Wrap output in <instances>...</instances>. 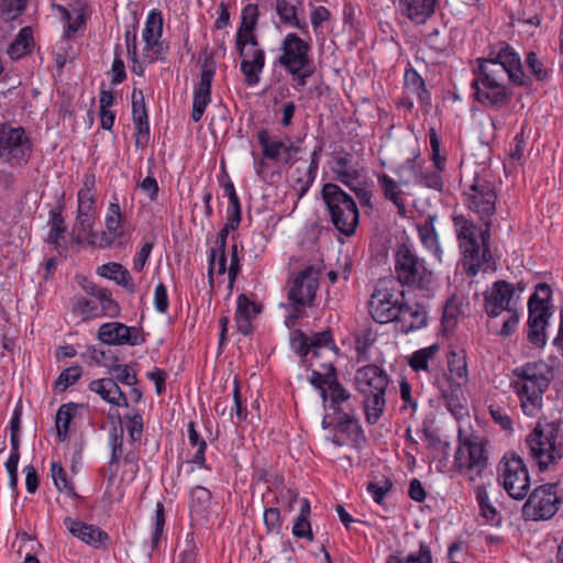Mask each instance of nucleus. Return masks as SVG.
Listing matches in <instances>:
<instances>
[{
	"mask_svg": "<svg viewBox=\"0 0 563 563\" xmlns=\"http://www.w3.org/2000/svg\"><path fill=\"white\" fill-rule=\"evenodd\" d=\"M311 46L296 33H288L280 42V55L276 59V64L285 70L305 66L309 58Z\"/></svg>",
	"mask_w": 563,
	"mask_h": 563,
	"instance_id": "obj_15",
	"label": "nucleus"
},
{
	"mask_svg": "<svg viewBox=\"0 0 563 563\" xmlns=\"http://www.w3.org/2000/svg\"><path fill=\"white\" fill-rule=\"evenodd\" d=\"M461 314V305L457 302L456 298H450L443 309L442 321L448 327H452L455 324L457 317Z\"/></svg>",
	"mask_w": 563,
	"mask_h": 563,
	"instance_id": "obj_63",
	"label": "nucleus"
},
{
	"mask_svg": "<svg viewBox=\"0 0 563 563\" xmlns=\"http://www.w3.org/2000/svg\"><path fill=\"white\" fill-rule=\"evenodd\" d=\"M256 136L262 147L263 156L271 161H278L282 153H284L285 143L279 140L272 139L268 130L266 129L260 130Z\"/></svg>",
	"mask_w": 563,
	"mask_h": 563,
	"instance_id": "obj_37",
	"label": "nucleus"
},
{
	"mask_svg": "<svg viewBox=\"0 0 563 563\" xmlns=\"http://www.w3.org/2000/svg\"><path fill=\"white\" fill-rule=\"evenodd\" d=\"M163 33V16L162 12L154 9L146 19L145 27L142 32V38L145 43V49L152 51L154 57L158 58L162 44L159 42Z\"/></svg>",
	"mask_w": 563,
	"mask_h": 563,
	"instance_id": "obj_23",
	"label": "nucleus"
},
{
	"mask_svg": "<svg viewBox=\"0 0 563 563\" xmlns=\"http://www.w3.org/2000/svg\"><path fill=\"white\" fill-rule=\"evenodd\" d=\"M262 311L261 305L252 301L245 294L238 296L235 323L238 331L243 335L253 332L252 319Z\"/></svg>",
	"mask_w": 563,
	"mask_h": 563,
	"instance_id": "obj_25",
	"label": "nucleus"
},
{
	"mask_svg": "<svg viewBox=\"0 0 563 563\" xmlns=\"http://www.w3.org/2000/svg\"><path fill=\"white\" fill-rule=\"evenodd\" d=\"M404 80L406 88L418 97L422 106L429 107L431 104V95L426 88L423 78L415 68L406 69Z\"/></svg>",
	"mask_w": 563,
	"mask_h": 563,
	"instance_id": "obj_33",
	"label": "nucleus"
},
{
	"mask_svg": "<svg viewBox=\"0 0 563 563\" xmlns=\"http://www.w3.org/2000/svg\"><path fill=\"white\" fill-rule=\"evenodd\" d=\"M65 528L74 537L95 549H107L110 540L109 534L101 528L89 525L71 517H66L63 521Z\"/></svg>",
	"mask_w": 563,
	"mask_h": 563,
	"instance_id": "obj_20",
	"label": "nucleus"
},
{
	"mask_svg": "<svg viewBox=\"0 0 563 563\" xmlns=\"http://www.w3.org/2000/svg\"><path fill=\"white\" fill-rule=\"evenodd\" d=\"M377 179L385 198L395 205L399 216L405 217L407 209L402 198L404 192L399 189L398 184L387 174L378 175Z\"/></svg>",
	"mask_w": 563,
	"mask_h": 563,
	"instance_id": "obj_32",
	"label": "nucleus"
},
{
	"mask_svg": "<svg viewBox=\"0 0 563 563\" xmlns=\"http://www.w3.org/2000/svg\"><path fill=\"white\" fill-rule=\"evenodd\" d=\"M106 229L114 238H121L123 234L121 230V210L118 202L109 205L108 214L106 217Z\"/></svg>",
	"mask_w": 563,
	"mask_h": 563,
	"instance_id": "obj_49",
	"label": "nucleus"
},
{
	"mask_svg": "<svg viewBox=\"0 0 563 563\" xmlns=\"http://www.w3.org/2000/svg\"><path fill=\"white\" fill-rule=\"evenodd\" d=\"M78 405L74 402L64 404L59 407L56 413V429L57 438L64 442L68 437L69 424L75 416Z\"/></svg>",
	"mask_w": 563,
	"mask_h": 563,
	"instance_id": "obj_39",
	"label": "nucleus"
},
{
	"mask_svg": "<svg viewBox=\"0 0 563 563\" xmlns=\"http://www.w3.org/2000/svg\"><path fill=\"white\" fill-rule=\"evenodd\" d=\"M34 47L33 31L30 26L22 27L14 41L8 47V55L19 59L32 52Z\"/></svg>",
	"mask_w": 563,
	"mask_h": 563,
	"instance_id": "obj_34",
	"label": "nucleus"
},
{
	"mask_svg": "<svg viewBox=\"0 0 563 563\" xmlns=\"http://www.w3.org/2000/svg\"><path fill=\"white\" fill-rule=\"evenodd\" d=\"M441 172L442 170H439L437 168L434 170H431V169L420 170L416 175V183L423 187L434 189L438 191H442L444 184H443V179L441 177Z\"/></svg>",
	"mask_w": 563,
	"mask_h": 563,
	"instance_id": "obj_48",
	"label": "nucleus"
},
{
	"mask_svg": "<svg viewBox=\"0 0 563 563\" xmlns=\"http://www.w3.org/2000/svg\"><path fill=\"white\" fill-rule=\"evenodd\" d=\"M474 78L471 88L474 91V100L485 108L501 110L509 106L514 91L507 84L508 77L495 71L473 68Z\"/></svg>",
	"mask_w": 563,
	"mask_h": 563,
	"instance_id": "obj_6",
	"label": "nucleus"
},
{
	"mask_svg": "<svg viewBox=\"0 0 563 563\" xmlns=\"http://www.w3.org/2000/svg\"><path fill=\"white\" fill-rule=\"evenodd\" d=\"M445 386L441 387L442 398L446 409L455 417L465 415V398L461 382H454L453 377H445Z\"/></svg>",
	"mask_w": 563,
	"mask_h": 563,
	"instance_id": "obj_24",
	"label": "nucleus"
},
{
	"mask_svg": "<svg viewBox=\"0 0 563 563\" xmlns=\"http://www.w3.org/2000/svg\"><path fill=\"white\" fill-rule=\"evenodd\" d=\"M97 338L107 345H140L145 339L140 329L121 322H107L100 325Z\"/></svg>",
	"mask_w": 563,
	"mask_h": 563,
	"instance_id": "obj_16",
	"label": "nucleus"
},
{
	"mask_svg": "<svg viewBox=\"0 0 563 563\" xmlns=\"http://www.w3.org/2000/svg\"><path fill=\"white\" fill-rule=\"evenodd\" d=\"M401 299H405V292L398 288L395 278L393 276L380 278L367 302L368 313L377 323L393 322L397 317Z\"/></svg>",
	"mask_w": 563,
	"mask_h": 563,
	"instance_id": "obj_8",
	"label": "nucleus"
},
{
	"mask_svg": "<svg viewBox=\"0 0 563 563\" xmlns=\"http://www.w3.org/2000/svg\"><path fill=\"white\" fill-rule=\"evenodd\" d=\"M318 271L308 266L288 284L287 298L294 309V317H300L306 307H310L318 289Z\"/></svg>",
	"mask_w": 563,
	"mask_h": 563,
	"instance_id": "obj_14",
	"label": "nucleus"
},
{
	"mask_svg": "<svg viewBox=\"0 0 563 563\" xmlns=\"http://www.w3.org/2000/svg\"><path fill=\"white\" fill-rule=\"evenodd\" d=\"M556 489L558 483L543 484L534 488L522 506V518L526 521H540L553 518L563 501L558 496Z\"/></svg>",
	"mask_w": 563,
	"mask_h": 563,
	"instance_id": "obj_12",
	"label": "nucleus"
},
{
	"mask_svg": "<svg viewBox=\"0 0 563 563\" xmlns=\"http://www.w3.org/2000/svg\"><path fill=\"white\" fill-rule=\"evenodd\" d=\"M481 242H476L475 245L462 247L463 253V266L468 276H475L479 272L483 264L487 263L490 257L489 250V228L485 227L484 230L479 231Z\"/></svg>",
	"mask_w": 563,
	"mask_h": 563,
	"instance_id": "obj_19",
	"label": "nucleus"
},
{
	"mask_svg": "<svg viewBox=\"0 0 563 563\" xmlns=\"http://www.w3.org/2000/svg\"><path fill=\"white\" fill-rule=\"evenodd\" d=\"M321 197L333 227L345 236L354 235L360 222V212L353 197L333 183L322 186Z\"/></svg>",
	"mask_w": 563,
	"mask_h": 563,
	"instance_id": "obj_5",
	"label": "nucleus"
},
{
	"mask_svg": "<svg viewBox=\"0 0 563 563\" xmlns=\"http://www.w3.org/2000/svg\"><path fill=\"white\" fill-rule=\"evenodd\" d=\"M520 399L521 408L525 415L534 417L542 408V396L545 389L528 388L527 391L521 386H515Z\"/></svg>",
	"mask_w": 563,
	"mask_h": 563,
	"instance_id": "obj_31",
	"label": "nucleus"
},
{
	"mask_svg": "<svg viewBox=\"0 0 563 563\" xmlns=\"http://www.w3.org/2000/svg\"><path fill=\"white\" fill-rule=\"evenodd\" d=\"M132 119L134 124H142L148 121L142 90L134 89L132 92Z\"/></svg>",
	"mask_w": 563,
	"mask_h": 563,
	"instance_id": "obj_51",
	"label": "nucleus"
},
{
	"mask_svg": "<svg viewBox=\"0 0 563 563\" xmlns=\"http://www.w3.org/2000/svg\"><path fill=\"white\" fill-rule=\"evenodd\" d=\"M490 483L482 484L475 487V497L479 507L481 515L488 521L494 522L498 517L496 507L490 501L487 487Z\"/></svg>",
	"mask_w": 563,
	"mask_h": 563,
	"instance_id": "obj_40",
	"label": "nucleus"
},
{
	"mask_svg": "<svg viewBox=\"0 0 563 563\" xmlns=\"http://www.w3.org/2000/svg\"><path fill=\"white\" fill-rule=\"evenodd\" d=\"M275 11L282 24L296 27L302 34H308V23L305 18L298 16L297 5L289 0H276Z\"/></svg>",
	"mask_w": 563,
	"mask_h": 563,
	"instance_id": "obj_29",
	"label": "nucleus"
},
{
	"mask_svg": "<svg viewBox=\"0 0 563 563\" xmlns=\"http://www.w3.org/2000/svg\"><path fill=\"white\" fill-rule=\"evenodd\" d=\"M440 346L438 344H432L430 346L420 349L413 352L408 357V364L416 372H428L429 371V361L432 360L435 354L439 352Z\"/></svg>",
	"mask_w": 563,
	"mask_h": 563,
	"instance_id": "obj_41",
	"label": "nucleus"
},
{
	"mask_svg": "<svg viewBox=\"0 0 563 563\" xmlns=\"http://www.w3.org/2000/svg\"><path fill=\"white\" fill-rule=\"evenodd\" d=\"M498 483L517 500L523 499L530 488V477L523 460L516 454H506L498 464Z\"/></svg>",
	"mask_w": 563,
	"mask_h": 563,
	"instance_id": "obj_11",
	"label": "nucleus"
},
{
	"mask_svg": "<svg viewBox=\"0 0 563 563\" xmlns=\"http://www.w3.org/2000/svg\"><path fill=\"white\" fill-rule=\"evenodd\" d=\"M29 0H0V16L13 20L26 8Z\"/></svg>",
	"mask_w": 563,
	"mask_h": 563,
	"instance_id": "obj_54",
	"label": "nucleus"
},
{
	"mask_svg": "<svg viewBox=\"0 0 563 563\" xmlns=\"http://www.w3.org/2000/svg\"><path fill=\"white\" fill-rule=\"evenodd\" d=\"M99 298L97 301L100 303V317L107 316L109 318H115L120 314L121 308L119 303L112 298L111 291L108 289L104 292L98 294Z\"/></svg>",
	"mask_w": 563,
	"mask_h": 563,
	"instance_id": "obj_53",
	"label": "nucleus"
},
{
	"mask_svg": "<svg viewBox=\"0 0 563 563\" xmlns=\"http://www.w3.org/2000/svg\"><path fill=\"white\" fill-rule=\"evenodd\" d=\"M190 509L200 514L209 507L211 493L203 486H196L191 489Z\"/></svg>",
	"mask_w": 563,
	"mask_h": 563,
	"instance_id": "obj_50",
	"label": "nucleus"
},
{
	"mask_svg": "<svg viewBox=\"0 0 563 563\" xmlns=\"http://www.w3.org/2000/svg\"><path fill=\"white\" fill-rule=\"evenodd\" d=\"M386 563H433L430 547L420 542L419 550L411 552L406 558H401L398 553L390 554Z\"/></svg>",
	"mask_w": 563,
	"mask_h": 563,
	"instance_id": "obj_42",
	"label": "nucleus"
},
{
	"mask_svg": "<svg viewBox=\"0 0 563 563\" xmlns=\"http://www.w3.org/2000/svg\"><path fill=\"white\" fill-rule=\"evenodd\" d=\"M291 349L306 361L307 355L311 352L310 339L301 330H297L290 341Z\"/></svg>",
	"mask_w": 563,
	"mask_h": 563,
	"instance_id": "obj_57",
	"label": "nucleus"
},
{
	"mask_svg": "<svg viewBox=\"0 0 563 563\" xmlns=\"http://www.w3.org/2000/svg\"><path fill=\"white\" fill-rule=\"evenodd\" d=\"M223 190H224L225 195L228 196L229 203H230L228 211H227L228 212L227 220H230V227H233L234 222H236V224H240L241 223V202L236 195L233 183L231 180L227 181L223 185Z\"/></svg>",
	"mask_w": 563,
	"mask_h": 563,
	"instance_id": "obj_45",
	"label": "nucleus"
},
{
	"mask_svg": "<svg viewBox=\"0 0 563 563\" xmlns=\"http://www.w3.org/2000/svg\"><path fill=\"white\" fill-rule=\"evenodd\" d=\"M188 441L191 446H196L197 451L192 459L190 460L191 463L197 464L200 467H206V449H207V442L200 437L199 432L196 429L195 422L188 423Z\"/></svg>",
	"mask_w": 563,
	"mask_h": 563,
	"instance_id": "obj_43",
	"label": "nucleus"
},
{
	"mask_svg": "<svg viewBox=\"0 0 563 563\" xmlns=\"http://www.w3.org/2000/svg\"><path fill=\"white\" fill-rule=\"evenodd\" d=\"M519 382L515 386L548 389L553 377L552 367L544 361L528 362L514 371Z\"/></svg>",
	"mask_w": 563,
	"mask_h": 563,
	"instance_id": "obj_17",
	"label": "nucleus"
},
{
	"mask_svg": "<svg viewBox=\"0 0 563 563\" xmlns=\"http://www.w3.org/2000/svg\"><path fill=\"white\" fill-rule=\"evenodd\" d=\"M96 212H86L77 210L73 232L76 234L75 241L80 244L93 232Z\"/></svg>",
	"mask_w": 563,
	"mask_h": 563,
	"instance_id": "obj_38",
	"label": "nucleus"
},
{
	"mask_svg": "<svg viewBox=\"0 0 563 563\" xmlns=\"http://www.w3.org/2000/svg\"><path fill=\"white\" fill-rule=\"evenodd\" d=\"M110 372L114 374L113 379L128 386H135L137 377L135 372L129 365H113Z\"/></svg>",
	"mask_w": 563,
	"mask_h": 563,
	"instance_id": "obj_59",
	"label": "nucleus"
},
{
	"mask_svg": "<svg viewBox=\"0 0 563 563\" xmlns=\"http://www.w3.org/2000/svg\"><path fill=\"white\" fill-rule=\"evenodd\" d=\"M219 252V258H218V274L222 275L227 271V255L225 250H217L216 247H212L209 253L208 258V278L209 283H213V273L216 268V257L217 253Z\"/></svg>",
	"mask_w": 563,
	"mask_h": 563,
	"instance_id": "obj_56",
	"label": "nucleus"
},
{
	"mask_svg": "<svg viewBox=\"0 0 563 563\" xmlns=\"http://www.w3.org/2000/svg\"><path fill=\"white\" fill-rule=\"evenodd\" d=\"M331 397V407L339 411V405L350 398V393L338 382L336 376L332 377L328 387Z\"/></svg>",
	"mask_w": 563,
	"mask_h": 563,
	"instance_id": "obj_58",
	"label": "nucleus"
},
{
	"mask_svg": "<svg viewBox=\"0 0 563 563\" xmlns=\"http://www.w3.org/2000/svg\"><path fill=\"white\" fill-rule=\"evenodd\" d=\"M462 201L468 210L479 217L487 228L496 212L497 191L492 174L486 168L474 173L471 180L463 186Z\"/></svg>",
	"mask_w": 563,
	"mask_h": 563,
	"instance_id": "obj_4",
	"label": "nucleus"
},
{
	"mask_svg": "<svg viewBox=\"0 0 563 563\" xmlns=\"http://www.w3.org/2000/svg\"><path fill=\"white\" fill-rule=\"evenodd\" d=\"M560 428V421L543 423L540 420L526 438L530 457L540 472L550 470L563 459V440L559 435Z\"/></svg>",
	"mask_w": 563,
	"mask_h": 563,
	"instance_id": "obj_1",
	"label": "nucleus"
},
{
	"mask_svg": "<svg viewBox=\"0 0 563 563\" xmlns=\"http://www.w3.org/2000/svg\"><path fill=\"white\" fill-rule=\"evenodd\" d=\"M439 0H399L401 13L416 24H423L434 13Z\"/></svg>",
	"mask_w": 563,
	"mask_h": 563,
	"instance_id": "obj_26",
	"label": "nucleus"
},
{
	"mask_svg": "<svg viewBox=\"0 0 563 563\" xmlns=\"http://www.w3.org/2000/svg\"><path fill=\"white\" fill-rule=\"evenodd\" d=\"M527 67L531 70L537 80H544L548 77V70L543 62L534 52H529L526 57Z\"/></svg>",
	"mask_w": 563,
	"mask_h": 563,
	"instance_id": "obj_61",
	"label": "nucleus"
},
{
	"mask_svg": "<svg viewBox=\"0 0 563 563\" xmlns=\"http://www.w3.org/2000/svg\"><path fill=\"white\" fill-rule=\"evenodd\" d=\"M98 274L104 278L115 282L125 288L130 294H134L136 288L131 274L121 264L110 262L98 267Z\"/></svg>",
	"mask_w": 563,
	"mask_h": 563,
	"instance_id": "obj_30",
	"label": "nucleus"
},
{
	"mask_svg": "<svg viewBox=\"0 0 563 563\" xmlns=\"http://www.w3.org/2000/svg\"><path fill=\"white\" fill-rule=\"evenodd\" d=\"M310 339V347L313 356H318L319 349L329 346L333 343L332 332L331 330H324L321 332H317L313 335L309 336Z\"/></svg>",
	"mask_w": 563,
	"mask_h": 563,
	"instance_id": "obj_64",
	"label": "nucleus"
},
{
	"mask_svg": "<svg viewBox=\"0 0 563 563\" xmlns=\"http://www.w3.org/2000/svg\"><path fill=\"white\" fill-rule=\"evenodd\" d=\"M241 57V73L247 86H255L260 82V75L265 66V52L263 48H252V58H249V51Z\"/></svg>",
	"mask_w": 563,
	"mask_h": 563,
	"instance_id": "obj_28",
	"label": "nucleus"
},
{
	"mask_svg": "<svg viewBox=\"0 0 563 563\" xmlns=\"http://www.w3.org/2000/svg\"><path fill=\"white\" fill-rule=\"evenodd\" d=\"M394 322L398 331L407 334L426 327L428 313L422 305L418 302L410 305L401 299Z\"/></svg>",
	"mask_w": 563,
	"mask_h": 563,
	"instance_id": "obj_21",
	"label": "nucleus"
},
{
	"mask_svg": "<svg viewBox=\"0 0 563 563\" xmlns=\"http://www.w3.org/2000/svg\"><path fill=\"white\" fill-rule=\"evenodd\" d=\"M71 311L74 314L80 317L84 322L100 317L97 303L84 297L73 299Z\"/></svg>",
	"mask_w": 563,
	"mask_h": 563,
	"instance_id": "obj_44",
	"label": "nucleus"
},
{
	"mask_svg": "<svg viewBox=\"0 0 563 563\" xmlns=\"http://www.w3.org/2000/svg\"><path fill=\"white\" fill-rule=\"evenodd\" d=\"M82 367L79 365L70 366L64 369L55 380V388L65 391L69 386L74 385L81 376Z\"/></svg>",
	"mask_w": 563,
	"mask_h": 563,
	"instance_id": "obj_52",
	"label": "nucleus"
},
{
	"mask_svg": "<svg viewBox=\"0 0 563 563\" xmlns=\"http://www.w3.org/2000/svg\"><path fill=\"white\" fill-rule=\"evenodd\" d=\"M475 68L495 71L508 77V80L518 87H530L532 80L523 71L520 55L507 42L492 44L486 55L476 58Z\"/></svg>",
	"mask_w": 563,
	"mask_h": 563,
	"instance_id": "obj_3",
	"label": "nucleus"
},
{
	"mask_svg": "<svg viewBox=\"0 0 563 563\" xmlns=\"http://www.w3.org/2000/svg\"><path fill=\"white\" fill-rule=\"evenodd\" d=\"M214 76V69L208 67L206 64L202 66L200 80L194 91V103L191 111V119L194 122L201 120L207 106L211 101V82Z\"/></svg>",
	"mask_w": 563,
	"mask_h": 563,
	"instance_id": "obj_22",
	"label": "nucleus"
},
{
	"mask_svg": "<svg viewBox=\"0 0 563 563\" xmlns=\"http://www.w3.org/2000/svg\"><path fill=\"white\" fill-rule=\"evenodd\" d=\"M552 298V289L545 284H538L536 291L528 300V341L537 346L543 347L547 343L545 327L552 316L550 301Z\"/></svg>",
	"mask_w": 563,
	"mask_h": 563,
	"instance_id": "obj_9",
	"label": "nucleus"
},
{
	"mask_svg": "<svg viewBox=\"0 0 563 563\" xmlns=\"http://www.w3.org/2000/svg\"><path fill=\"white\" fill-rule=\"evenodd\" d=\"M459 439L460 445L454 454V464L460 474L474 482L483 475L487 467L488 459L485 445L479 441H473L468 438L462 440L461 434Z\"/></svg>",
	"mask_w": 563,
	"mask_h": 563,
	"instance_id": "obj_13",
	"label": "nucleus"
},
{
	"mask_svg": "<svg viewBox=\"0 0 563 563\" xmlns=\"http://www.w3.org/2000/svg\"><path fill=\"white\" fill-rule=\"evenodd\" d=\"M393 486L394 484L390 478L382 476L380 478H376V481L367 484V492L376 504L382 505Z\"/></svg>",
	"mask_w": 563,
	"mask_h": 563,
	"instance_id": "obj_47",
	"label": "nucleus"
},
{
	"mask_svg": "<svg viewBox=\"0 0 563 563\" xmlns=\"http://www.w3.org/2000/svg\"><path fill=\"white\" fill-rule=\"evenodd\" d=\"M32 155V144L22 126L0 123V163L11 167L25 165Z\"/></svg>",
	"mask_w": 563,
	"mask_h": 563,
	"instance_id": "obj_10",
	"label": "nucleus"
},
{
	"mask_svg": "<svg viewBox=\"0 0 563 563\" xmlns=\"http://www.w3.org/2000/svg\"><path fill=\"white\" fill-rule=\"evenodd\" d=\"M331 170L335 175V179L346 187L357 183L362 177V170L357 167V164L354 163L351 153H344L335 157Z\"/></svg>",
	"mask_w": 563,
	"mask_h": 563,
	"instance_id": "obj_27",
	"label": "nucleus"
},
{
	"mask_svg": "<svg viewBox=\"0 0 563 563\" xmlns=\"http://www.w3.org/2000/svg\"><path fill=\"white\" fill-rule=\"evenodd\" d=\"M395 274L397 285L412 289L430 290L433 286V273L427 267L424 258L407 244H400L395 253Z\"/></svg>",
	"mask_w": 563,
	"mask_h": 563,
	"instance_id": "obj_7",
	"label": "nucleus"
},
{
	"mask_svg": "<svg viewBox=\"0 0 563 563\" xmlns=\"http://www.w3.org/2000/svg\"><path fill=\"white\" fill-rule=\"evenodd\" d=\"M51 474L56 488L59 492H66L69 496L78 498L74 485L68 481L67 473L58 462H53L51 465Z\"/></svg>",
	"mask_w": 563,
	"mask_h": 563,
	"instance_id": "obj_46",
	"label": "nucleus"
},
{
	"mask_svg": "<svg viewBox=\"0 0 563 563\" xmlns=\"http://www.w3.org/2000/svg\"><path fill=\"white\" fill-rule=\"evenodd\" d=\"M355 384L364 398L366 421L369 424L377 423L386 405L385 394L389 384L387 373L377 365H365L356 371Z\"/></svg>",
	"mask_w": 563,
	"mask_h": 563,
	"instance_id": "obj_2",
	"label": "nucleus"
},
{
	"mask_svg": "<svg viewBox=\"0 0 563 563\" xmlns=\"http://www.w3.org/2000/svg\"><path fill=\"white\" fill-rule=\"evenodd\" d=\"M515 287L504 279L495 282L484 292V310L489 318L498 317L503 311H510Z\"/></svg>",
	"mask_w": 563,
	"mask_h": 563,
	"instance_id": "obj_18",
	"label": "nucleus"
},
{
	"mask_svg": "<svg viewBox=\"0 0 563 563\" xmlns=\"http://www.w3.org/2000/svg\"><path fill=\"white\" fill-rule=\"evenodd\" d=\"M64 209V203H58L49 211L51 230L48 233L47 242L55 247L59 246V240L63 238L67 229L65 219L63 217Z\"/></svg>",
	"mask_w": 563,
	"mask_h": 563,
	"instance_id": "obj_36",
	"label": "nucleus"
},
{
	"mask_svg": "<svg viewBox=\"0 0 563 563\" xmlns=\"http://www.w3.org/2000/svg\"><path fill=\"white\" fill-rule=\"evenodd\" d=\"M418 232L421 242L426 246L433 247L438 244V234L433 225L432 217H429L423 224L418 227Z\"/></svg>",
	"mask_w": 563,
	"mask_h": 563,
	"instance_id": "obj_60",
	"label": "nucleus"
},
{
	"mask_svg": "<svg viewBox=\"0 0 563 563\" xmlns=\"http://www.w3.org/2000/svg\"><path fill=\"white\" fill-rule=\"evenodd\" d=\"M296 172L299 176L295 178V189L298 191V198H302L312 185L316 175L306 169L301 172L300 167H297Z\"/></svg>",
	"mask_w": 563,
	"mask_h": 563,
	"instance_id": "obj_62",
	"label": "nucleus"
},
{
	"mask_svg": "<svg viewBox=\"0 0 563 563\" xmlns=\"http://www.w3.org/2000/svg\"><path fill=\"white\" fill-rule=\"evenodd\" d=\"M454 227L460 242V247L475 245L478 241V229L473 221L464 216H456L453 219Z\"/></svg>",
	"mask_w": 563,
	"mask_h": 563,
	"instance_id": "obj_35",
	"label": "nucleus"
},
{
	"mask_svg": "<svg viewBox=\"0 0 563 563\" xmlns=\"http://www.w3.org/2000/svg\"><path fill=\"white\" fill-rule=\"evenodd\" d=\"M126 429L132 441H140L143 435V418L141 413L133 409L130 413L125 415Z\"/></svg>",
	"mask_w": 563,
	"mask_h": 563,
	"instance_id": "obj_55",
	"label": "nucleus"
}]
</instances>
